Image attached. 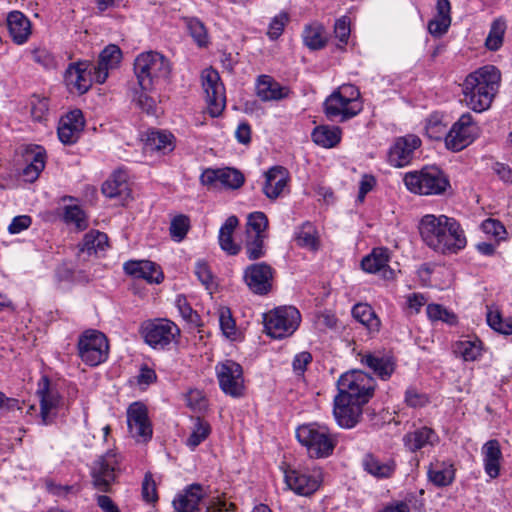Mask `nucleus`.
Returning a JSON list of instances; mask_svg holds the SVG:
<instances>
[{
    "label": "nucleus",
    "mask_w": 512,
    "mask_h": 512,
    "mask_svg": "<svg viewBox=\"0 0 512 512\" xmlns=\"http://www.w3.org/2000/svg\"><path fill=\"white\" fill-rule=\"evenodd\" d=\"M390 252L387 248H374L361 261L363 271L369 274H380L384 280L395 279V271L389 266Z\"/></svg>",
    "instance_id": "412c9836"
},
{
    "label": "nucleus",
    "mask_w": 512,
    "mask_h": 512,
    "mask_svg": "<svg viewBox=\"0 0 512 512\" xmlns=\"http://www.w3.org/2000/svg\"><path fill=\"white\" fill-rule=\"evenodd\" d=\"M288 22L289 14L287 12L281 11L279 14L275 15L268 25V38L272 41L277 40L282 35Z\"/></svg>",
    "instance_id": "4d7b16f0"
},
{
    "label": "nucleus",
    "mask_w": 512,
    "mask_h": 512,
    "mask_svg": "<svg viewBox=\"0 0 512 512\" xmlns=\"http://www.w3.org/2000/svg\"><path fill=\"white\" fill-rule=\"evenodd\" d=\"M63 219L68 225H74L82 231L88 227V219L83 209L78 205H67L64 208Z\"/></svg>",
    "instance_id": "09e8293b"
},
{
    "label": "nucleus",
    "mask_w": 512,
    "mask_h": 512,
    "mask_svg": "<svg viewBox=\"0 0 512 512\" xmlns=\"http://www.w3.org/2000/svg\"><path fill=\"white\" fill-rule=\"evenodd\" d=\"M127 425L130 435L137 442H147L152 437V425L148 418L146 406L141 402H134L127 409Z\"/></svg>",
    "instance_id": "6ab92c4d"
},
{
    "label": "nucleus",
    "mask_w": 512,
    "mask_h": 512,
    "mask_svg": "<svg viewBox=\"0 0 512 512\" xmlns=\"http://www.w3.org/2000/svg\"><path fill=\"white\" fill-rule=\"evenodd\" d=\"M403 442L411 452H416L427 447H434L439 442L438 434L429 427L423 426L407 433Z\"/></svg>",
    "instance_id": "2f4dec72"
},
{
    "label": "nucleus",
    "mask_w": 512,
    "mask_h": 512,
    "mask_svg": "<svg viewBox=\"0 0 512 512\" xmlns=\"http://www.w3.org/2000/svg\"><path fill=\"white\" fill-rule=\"evenodd\" d=\"M238 225L236 216H230L226 219L219 230V244L222 250L230 255H235L239 251V246L234 243L232 234Z\"/></svg>",
    "instance_id": "37998d69"
},
{
    "label": "nucleus",
    "mask_w": 512,
    "mask_h": 512,
    "mask_svg": "<svg viewBox=\"0 0 512 512\" xmlns=\"http://www.w3.org/2000/svg\"><path fill=\"white\" fill-rule=\"evenodd\" d=\"M359 89L352 84L339 87L324 102L326 116L332 121L344 122L362 111Z\"/></svg>",
    "instance_id": "39448f33"
},
{
    "label": "nucleus",
    "mask_w": 512,
    "mask_h": 512,
    "mask_svg": "<svg viewBox=\"0 0 512 512\" xmlns=\"http://www.w3.org/2000/svg\"><path fill=\"white\" fill-rule=\"evenodd\" d=\"M190 35L198 46L204 47L209 43V36L204 24L198 19L192 18L187 22Z\"/></svg>",
    "instance_id": "13d9d810"
},
{
    "label": "nucleus",
    "mask_w": 512,
    "mask_h": 512,
    "mask_svg": "<svg viewBox=\"0 0 512 512\" xmlns=\"http://www.w3.org/2000/svg\"><path fill=\"white\" fill-rule=\"evenodd\" d=\"M139 333L154 350H165L180 336L179 327L167 318L148 319L141 323Z\"/></svg>",
    "instance_id": "0eeeda50"
},
{
    "label": "nucleus",
    "mask_w": 512,
    "mask_h": 512,
    "mask_svg": "<svg viewBox=\"0 0 512 512\" xmlns=\"http://www.w3.org/2000/svg\"><path fill=\"white\" fill-rule=\"evenodd\" d=\"M148 91L142 90L140 92L136 91L133 97V101L136 102L139 108L145 111L147 114H156L157 103L156 100L151 97Z\"/></svg>",
    "instance_id": "0e129e2a"
},
{
    "label": "nucleus",
    "mask_w": 512,
    "mask_h": 512,
    "mask_svg": "<svg viewBox=\"0 0 512 512\" xmlns=\"http://www.w3.org/2000/svg\"><path fill=\"white\" fill-rule=\"evenodd\" d=\"M426 312L432 321H442L449 325H454L457 322V316L439 304H429Z\"/></svg>",
    "instance_id": "6e6d98bb"
},
{
    "label": "nucleus",
    "mask_w": 512,
    "mask_h": 512,
    "mask_svg": "<svg viewBox=\"0 0 512 512\" xmlns=\"http://www.w3.org/2000/svg\"><path fill=\"white\" fill-rule=\"evenodd\" d=\"M37 395L40 399V420L43 425L51 424L66 409L65 401L48 378L43 377L39 383Z\"/></svg>",
    "instance_id": "ddd939ff"
},
{
    "label": "nucleus",
    "mask_w": 512,
    "mask_h": 512,
    "mask_svg": "<svg viewBox=\"0 0 512 512\" xmlns=\"http://www.w3.org/2000/svg\"><path fill=\"white\" fill-rule=\"evenodd\" d=\"M366 403L349 400L346 397L334 398L333 415L336 423L343 429L355 427L363 414V406Z\"/></svg>",
    "instance_id": "aec40b11"
},
{
    "label": "nucleus",
    "mask_w": 512,
    "mask_h": 512,
    "mask_svg": "<svg viewBox=\"0 0 512 512\" xmlns=\"http://www.w3.org/2000/svg\"><path fill=\"white\" fill-rule=\"evenodd\" d=\"M264 327L269 336L282 339L291 336L299 327L301 314L293 306L277 307L264 314Z\"/></svg>",
    "instance_id": "6e6552de"
},
{
    "label": "nucleus",
    "mask_w": 512,
    "mask_h": 512,
    "mask_svg": "<svg viewBox=\"0 0 512 512\" xmlns=\"http://www.w3.org/2000/svg\"><path fill=\"white\" fill-rule=\"evenodd\" d=\"M187 405L194 412H205L208 408V400L204 393L198 389H191L186 394Z\"/></svg>",
    "instance_id": "680f3d73"
},
{
    "label": "nucleus",
    "mask_w": 512,
    "mask_h": 512,
    "mask_svg": "<svg viewBox=\"0 0 512 512\" xmlns=\"http://www.w3.org/2000/svg\"><path fill=\"white\" fill-rule=\"evenodd\" d=\"M451 24V17H439L434 16L433 19H431L428 22V30L431 35L435 37H440L443 34H445L450 27Z\"/></svg>",
    "instance_id": "338daca9"
},
{
    "label": "nucleus",
    "mask_w": 512,
    "mask_h": 512,
    "mask_svg": "<svg viewBox=\"0 0 512 512\" xmlns=\"http://www.w3.org/2000/svg\"><path fill=\"white\" fill-rule=\"evenodd\" d=\"M274 270L265 262L251 264L244 269L243 280L256 295H266L272 289Z\"/></svg>",
    "instance_id": "f3484780"
},
{
    "label": "nucleus",
    "mask_w": 512,
    "mask_h": 512,
    "mask_svg": "<svg viewBox=\"0 0 512 512\" xmlns=\"http://www.w3.org/2000/svg\"><path fill=\"white\" fill-rule=\"evenodd\" d=\"M501 74L493 65H485L470 73L462 84L466 105L481 113L490 108L500 87Z\"/></svg>",
    "instance_id": "f03ea898"
},
{
    "label": "nucleus",
    "mask_w": 512,
    "mask_h": 512,
    "mask_svg": "<svg viewBox=\"0 0 512 512\" xmlns=\"http://www.w3.org/2000/svg\"><path fill=\"white\" fill-rule=\"evenodd\" d=\"M244 183L243 175L236 169L224 168L219 169V185L237 189Z\"/></svg>",
    "instance_id": "5fc2aeb1"
},
{
    "label": "nucleus",
    "mask_w": 512,
    "mask_h": 512,
    "mask_svg": "<svg viewBox=\"0 0 512 512\" xmlns=\"http://www.w3.org/2000/svg\"><path fill=\"white\" fill-rule=\"evenodd\" d=\"M27 165L23 169V177L26 182H34L46 165V150L42 146L31 145L24 153Z\"/></svg>",
    "instance_id": "c85d7f7f"
},
{
    "label": "nucleus",
    "mask_w": 512,
    "mask_h": 512,
    "mask_svg": "<svg viewBox=\"0 0 512 512\" xmlns=\"http://www.w3.org/2000/svg\"><path fill=\"white\" fill-rule=\"evenodd\" d=\"M267 236L247 235L245 250L250 260H257L265 255V239Z\"/></svg>",
    "instance_id": "864d4df0"
},
{
    "label": "nucleus",
    "mask_w": 512,
    "mask_h": 512,
    "mask_svg": "<svg viewBox=\"0 0 512 512\" xmlns=\"http://www.w3.org/2000/svg\"><path fill=\"white\" fill-rule=\"evenodd\" d=\"M85 121L80 110H72L61 117L57 134L59 140L66 145L74 144L84 129Z\"/></svg>",
    "instance_id": "5701e85b"
},
{
    "label": "nucleus",
    "mask_w": 512,
    "mask_h": 512,
    "mask_svg": "<svg viewBox=\"0 0 512 512\" xmlns=\"http://www.w3.org/2000/svg\"><path fill=\"white\" fill-rule=\"evenodd\" d=\"M218 319L223 336L232 341L237 340L240 336V331L237 328L230 308L220 307L218 309Z\"/></svg>",
    "instance_id": "c03bdc74"
},
{
    "label": "nucleus",
    "mask_w": 512,
    "mask_h": 512,
    "mask_svg": "<svg viewBox=\"0 0 512 512\" xmlns=\"http://www.w3.org/2000/svg\"><path fill=\"white\" fill-rule=\"evenodd\" d=\"M107 245V235L98 230H92L85 234L82 241L81 250L83 252H87L88 254H96L99 251H104Z\"/></svg>",
    "instance_id": "a18cd8bd"
},
{
    "label": "nucleus",
    "mask_w": 512,
    "mask_h": 512,
    "mask_svg": "<svg viewBox=\"0 0 512 512\" xmlns=\"http://www.w3.org/2000/svg\"><path fill=\"white\" fill-rule=\"evenodd\" d=\"M255 89L256 95L264 102L279 101L289 95V88L282 86L269 75H260Z\"/></svg>",
    "instance_id": "7c9ffc66"
},
{
    "label": "nucleus",
    "mask_w": 512,
    "mask_h": 512,
    "mask_svg": "<svg viewBox=\"0 0 512 512\" xmlns=\"http://www.w3.org/2000/svg\"><path fill=\"white\" fill-rule=\"evenodd\" d=\"M303 43L310 50L322 49L327 43L325 28L318 22L306 25L302 32Z\"/></svg>",
    "instance_id": "58836bf2"
},
{
    "label": "nucleus",
    "mask_w": 512,
    "mask_h": 512,
    "mask_svg": "<svg viewBox=\"0 0 512 512\" xmlns=\"http://www.w3.org/2000/svg\"><path fill=\"white\" fill-rule=\"evenodd\" d=\"M481 229L485 234L493 236L498 241L504 239L506 235L504 225L500 221L492 218L484 220L481 224Z\"/></svg>",
    "instance_id": "e2e57ef3"
},
{
    "label": "nucleus",
    "mask_w": 512,
    "mask_h": 512,
    "mask_svg": "<svg viewBox=\"0 0 512 512\" xmlns=\"http://www.w3.org/2000/svg\"><path fill=\"white\" fill-rule=\"evenodd\" d=\"M323 480L322 470L319 467L286 468L284 481L288 489L299 496H310L315 493Z\"/></svg>",
    "instance_id": "9b49d317"
},
{
    "label": "nucleus",
    "mask_w": 512,
    "mask_h": 512,
    "mask_svg": "<svg viewBox=\"0 0 512 512\" xmlns=\"http://www.w3.org/2000/svg\"><path fill=\"white\" fill-rule=\"evenodd\" d=\"M485 473L491 478H497L500 473L502 452L500 443L496 439L487 441L481 449Z\"/></svg>",
    "instance_id": "72a5a7b5"
},
{
    "label": "nucleus",
    "mask_w": 512,
    "mask_h": 512,
    "mask_svg": "<svg viewBox=\"0 0 512 512\" xmlns=\"http://www.w3.org/2000/svg\"><path fill=\"white\" fill-rule=\"evenodd\" d=\"M31 116L35 121H42L48 113V101L38 96L32 97L30 101Z\"/></svg>",
    "instance_id": "69168bd1"
},
{
    "label": "nucleus",
    "mask_w": 512,
    "mask_h": 512,
    "mask_svg": "<svg viewBox=\"0 0 512 512\" xmlns=\"http://www.w3.org/2000/svg\"><path fill=\"white\" fill-rule=\"evenodd\" d=\"M296 241L301 247L316 250L319 246L318 233L315 226L306 222L296 232Z\"/></svg>",
    "instance_id": "49530a36"
},
{
    "label": "nucleus",
    "mask_w": 512,
    "mask_h": 512,
    "mask_svg": "<svg viewBox=\"0 0 512 512\" xmlns=\"http://www.w3.org/2000/svg\"><path fill=\"white\" fill-rule=\"evenodd\" d=\"M506 31V23L502 19H496L491 24L489 34L486 38V47L489 50L496 51L503 43V36Z\"/></svg>",
    "instance_id": "3c124183"
},
{
    "label": "nucleus",
    "mask_w": 512,
    "mask_h": 512,
    "mask_svg": "<svg viewBox=\"0 0 512 512\" xmlns=\"http://www.w3.org/2000/svg\"><path fill=\"white\" fill-rule=\"evenodd\" d=\"M169 60L156 51L140 53L134 61V73L140 89L151 91L163 79L169 77Z\"/></svg>",
    "instance_id": "20e7f679"
},
{
    "label": "nucleus",
    "mask_w": 512,
    "mask_h": 512,
    "mask_svg": "<svg viewBox=\"0 0 512 512\" xmlns=\"http://www.w3.org/2000/svg\"><path fill=\"white\" fill-rule=\"evenodd\" d=\"M487 323L491 329L499 334L512 335V317H503L498 310H488Z\"/></svg>",
    "instance_id": "de8ad7c7"
},
{
    "label": "nucleus",
    "mask_w": 512,
    "mask_h": 512,
    "mask_svg": "<svg viewBox=\"0 0 512 512\" xmlns=\"http://www.w3.org/2000/svg\"><path fill=\"white\" fill-rule=\"evenodd\" d=\"M420 146L421 139L414 134L398 137L389 148L387 160L393 167H405L414 159Z\"/></svg>",
    "instance_id": "a211bd4d"
},
{
    "label": "nucleus",
    "mask_w": 512,
    "mask_h": 512,
    "mask_svg": "<svg viewBox=\"0 0 512 512\" xmlns=\"http://www.w3.org/2000/svg\"><path fill=\"white\" fill-rule=\"evenodd\" d=\"M337 397L367 403L373 395L375 383L371 376L360 370L344 373L337 383Z\"/></svg>",
    "instance_id": "1a4fd4ad"
},
{
    "label": "nucleus",
    "mask_w": 512,
    "mask_h": 512,
    "mask_svg": "<svg viewBox=\"0 0 512 512\" xmlns=\"http://www.w3.org/2000/svg\"><path fill=\"white\" fill-rule=\"evenodd\" d=\"M143 150L146 154L166 155L175 148V137L165 130H148L142 135Z\"/></svg>",
    "instance_id": "4be33fe9"
},
{
    "label": "nucleus",
    "mask_w": 512,
    "mask_h": 512,
    "mask_svg": "<svg viewBox=\"0 0 512 512\" xmlns=\"http://www.w3.org/2000/svg\"><path fill=\"white\" fill-rule=\"evenodd\" d=\"M215 373L221 391L232 397L240 398L244 395L245 380L242 366L231 360L226 359L218 362L215 366Z\"/></svg>",
    "instance_id": "f8f14e48"
},
{
    "label": "nucleus",
    "mask_w": 512,
    "mask_h": 512,
    "mask_svg": "<svg viewBox=\"0 0 512 512\" xmlns=\"http://www.w3.org/2000/svg\"><path fill=\"white\" fill-rule=\"evenodd\" d=\"M364 470L376 479L390 478L395 472V462L392 459H383L374 454H366L362 460Z\"/></svg>",
    "instance_id": "f704fd0d"
},
{
    "label": "nucleus",
    "mask_w": 512,
    "mask_h": 512,
    "mask_svg": "<svg viewBox=\"0 0 512 512\" xmlns=\"http://www.w3.org/2000/svg\"><path fill=\"white\" fill-rule=\"evenodd\" d=\"M190 228L189 218L185 215L174 217L170 225V235L174 241H182Z\"/></svg>",
    "instance_id": "bf43d9fd"
},
{
    "label": "nucleus",
    "mask_w": 512,
    "mask_h": 512,
    "mask_svg": "<svg viewBox=\"0 0 512 512\" xmlns=\"http://www.w3.org/2000/svg\"><path fill=\"white\" fill-rule=\"evenodd\" d=\"M119 469V456L114 451H108L91 467L92 482L95 488L102 492H109L112 483L116 479V471Z\"/></svg>",
    "instance_id": "dca6fc26"
},
{
    "label": "nucleus",
    "mask_w": 512,
    "mask_h": 512,
    "mask_svg": "<svg viewBox=\"0 0 512 512\" xmlns=\"http://www.w3.org/2000/svg\"><path fill=\"white\" fill-rule=\"evenodd\" d=\"M403 181L410 192L419 195H440L449 187L448 178L436 166H426L421 170L408 172Z\"/></svg>",
    "instance_id": "423d86ee"
},
{
    "label": "nucleus",
    "mask_w": 512,
    "mask_h": 512,
    "mask_svg": "<svg viewBox=\"0 0 512 512\" xmlns=\"http://www.w3.org/2000/svg\"><path fill=\"white\" fill-rule=\"evenodd\" d=\"M6 26L9 36L17 45H24L32 35V23L21 11H10L6 17Z\"/></svg>",
    "instance_id": "393cba45"
},
{
    "label": "nucleus",
    "mask_w": 512,
    "mask_h": 512,
    "mask_svg": "<svg viewBox=\"0 0 512 512\" xmlns=\"http://www.w3.org/2000/svg\"><path fill=\"white\" fill-rule=\"evenodd\" d=\"M77 347L80 359L88 366H98L108 358V340L100 331L90 329L83 332Z\"/></svg>",
    "instance_id": "9d476101"
},
{
    "label": "nucleus",
    "mask_w": 512,
    "mask_h": 512,
    "mask_svg": "<svg viewBox=\"0 0 512 512\" xmlns=\"http://www.w3.org/2000/svg\"><path fill=\"white\" fill-rule=\"evenodd\" d=\"M264 176L265 181L262 186V191L265 196L271 200L282 196L288 187V170L281 166H275L270 168Z\"/></svg>",
    "instance_id": "a878e982"
},
{
    "label": "nucleus",
    "mask_w": 512,
    "mask_h": 512,
    "mask_svg": "<svg viewBox=\"0 0 512 512\" xmlns=\"http://www.w3.org/2000/svg\"><path fill=\"white\" fill-rule=\"evenodd\" d=\"M87 63L70 64L65 73V82L68 87L83 94L88 91L94 80V72L88 70Z\"/></svg>",
    "instance_id": "cd10ccee"
},
{
    "label": "nucleus",
    "mask_w": 512,
    "mask_h": 512,
    "mask_svg": "<svg viewBox=\"0 0 512 512\" xmlns=\"http://www.w3.org/2000/svg\"><path fill=\"white\" fill-rule=\"evenodd\" d=\"M311 138L320 147L334 148L341 141L342 130L338 126L319 125L313 129Z\"/></svg>",
    "instance_id": "e433bc0d"
},
{
    "label": "nucleus",
    "mask_w": 512,
    "mask_h": 512,
    "mask_svg": "<svg viewBox=\"0 0 512 512\" xmlns=\"http://www.w3.org/2000/svg\"><path fill=\"white\" fill-rule=\"evenodd\" d=\"M123 269L127 275L143 279L151 284H159L164 276L159 265L149 260H130L124 263Z\"/></svg>",
    "instance_id": "b1692460"
},
{
    "label": "nucleus",
    "mask_w": 512,
    "mask_h": 512,
    "mask_svg": "<svg viewBox=\"0 0 512 512\" xmlns=\"http://www.w3.org/2000/svg\"><path fill=\"white\" fill-rule=\"evenodd\" d=\"M479 134V127L470 113H465L452 125L445 137V145L452 151H461Z\"/></svg>",
    "instance_id": "4468645a"
},
{
    "label": "nucleus",
    "mask_w": 512,
    "mask_h": 512,
    "mask_svg": "<svg viewBox=\"0 0 512 512\" xmlns=\"http://www.w3.org/2000/svg\"><path fill=\"white\" fill-rule=\"evenodd\" d=\"M268 219L263 212L256 211L248 215L247 235L267 236Z\"/></svg>",
    "instance_id": "603ef678"
},
{
    "label": "nucleus",
    "mask_w": 512,
    "mask_h": 512,
    "mask_svg": "<svg viewBox=\"0 0 512 512\" xmlns=\"http://www.w3.org/2000/svg\"><path fill=\"white\" fill-rule=\"evenodd\" d=\"M350 33V18L348 16H342L337 19L334 25V34L338 39V48L343 49L348 44Z\"/></svg>",
    "instance_id": "052dcab7"
},
{
    "label": "nucleus",
    "mask_w": 512,
    "mask_h": 512,
    "mask_svg": "<svg viewBox=\"0 0 512 512\" xmlns=\"http://www.w3.org/2000/svg\"><path fill=\"white\" fill-rule=\"evenodd\" d=\"M353 317L370 332H378L381 322L373 308L367 303H358L352 308Z\"/></svg>",
    "instance_id": "79ce46f5"
},
{
    "label": "nucleus",
    "mask_w": 512,
    "mask_h": 512,
    "mask_svg": "<svg viewBox=\"0 0 512 512\" xmlns=\"http://www.w3.org/2000/svg\"><path fill=\"white\" fill-rule=\"evenodd\" d=\"M296 438L313 459L327 458L333 454L338 444V434L326 424L305 423L297 427Z\"/></svg>",
    "instance_id": "7ed1b4c3"
},
{
    "label": "nucleus",
    "mask_w": 512,
    "mask_h": 512,
    "mask_svg": "<svg viewBox=\"0 0 512 512\" xmlns=\"http://www.w3.org/2000/svg\"><path fill=\"white\" fill-rule=\"evenodd\" d=\"M405 401L410 407L421 408L429 403V397L415 388H409L405 393Z\"/></svg>",
    "instance_id": "774afa93"
},
{
    "label": "nucleus",
    "mask_w": 512,
    "mask_h": 512,
    "mask_svg": "<svg viewBox=\"0 0 512 512\" xmlns=\"http://www.w3.org/2000/svg\"><path fill=\"white\" fill-rule=\"evenodd\" d=\"M426 135L433 140H440L447 135V126L443 121V115L433 113L426 119Z\"/></svg>",
    "instance_id": "8fccbe9b"
},
{
    "label": "nucleus",
    "mask_w": 512,
    "mask_h": 512,
    "mask_svg": "<svg viewBox=\"0 0 512 512\" xmlns=\"http://www.w3.org/2000/svg\"><path fill=\"white\" fill-rule=\"evenodd\" d=\"M456 356L464 361H476L482 356L483 344L477 337L458 340L453 345Z\"/></svg>",
    "instance_id": "4c0bfd02"
},
{
    "label": "nucleus",
    "mask_w": 512,
    "mask_h": 512,
    "mask_svg": "<svg viewBox=\"0 0 512 512\" xmlns=\"http://www.w3.org/2000/svg\"><path fill=\"white\" fill-rule=\"evenodd\" d=\"M122 51L115 44L106 46L99 55L97 66H94V81L104 83L108 78L109 71L116 69L122 60Z\"/></svg>",
    "instance_id": "bb28decb"
},
{
    "label": "nucleus",
    "mask_w": 512,
    "mask_h": 512,
    "mask_svg": "<svg viewBox=\"0 0 512 512\" xmlns=\"http://www.w3.org/2000/svg\"><path fill=\"white\" fill-rule=\"evenodd\" d=\"M128 175L124 170L115 171L102 185V193L108 198L123 195L128 190Z\"/></svg>",
    "instance_id": "a19ab883"
},
{
    "label": "nucleus",
    "mask_w": 512,
    "mask_h": 512,
    "mask_svg": "<svg viewBox=\"0 0 512 512\" xmlns=\"http://www.w3.org/2000/svg\"><path fill=\"white\" fill-rule=\"evenodd\" d=\"M422 242L432 251L441 255L457 254L467 245V238L461 224L444 214H425L417 225Z\"/></svg>",
    "instance_id": "f257e3e1"
},
{
    "label": "nucleus",
    "mask_w": 512,
    "mask_h": 512,
    "mask_svg": "<svg viewBox=\"0 0 512 512\" xmlns=\"http://www.w3.org/2000/svg\"><path fill=\"white\" fill-rule=\"evenodd\" d=\"M361 362L382 380L389 379L395 370L393 360L388 356H382L380 354H365L362 356Z\"/></svg>",
    "instance_id": "c9c22d12"
},
{
    "label": "nucleus",
    "mask_w": 512,
    "mask_h": 512,
    "mask_svg": "<svg viewBox=\"0 0 512 512\" xmlns=\"http://www.w3.org/2000/svg\"><path fill=\"white\" fill-rule=\"evenodd\" d=\"M211 431V425L207 420L201 417L192 418L190 434L185 441L186 446L191 450H195L209 437Z\"/></svg>",
    "instance_id": "ea45409f"
},
{
    "label": "nucleus",
    "mask_w": 512,
    "mask_h": 512,
    "mask_svg": "<svg viewBox=\"0 0 512 512\" xmlns=\"http://www.w3.org/2000/svg\"><path fill=\"white\" fill-rule=\"evenodd\" d=\"M201 78L208 112L212 117H218L226 106L225 88L220 75L216 70L207 68L203 70Z\"/></svg>",
    "instance_id": "2eb2a0df"
},
{
    "label": "nucleus",
    "mask_w": 512,
    "mask_h": 512,
    "mask_svg": "<svg viewBox=\"0 0 512 512\" xmlns=\"http://www.w3.org/2000/svg\"><path fill=\"white\" fill-rule=\"evenodd\" d=\"M205 495L206 491L203 486L192 484L174 498V509L177 512H197Z\"/></svg>",
    "instance_id": "c756f323"
},
{
    "label": "nucleus",
    "mask_w": 512,
    "mask_h": 512,
    "mask_svg": "<svg viewBox=\"0 0 512 512\" xmlns=\"http://www.w3.org/2000/svg\"><path fill=\"white\" fill-rule=\"evenodd\" d=\"M428 480L437 487H446L455 479V468L452 462L436 459L427 470Z\"/></svg>",
    "instance_id": "473e14b6"
}]
</instances>
